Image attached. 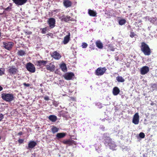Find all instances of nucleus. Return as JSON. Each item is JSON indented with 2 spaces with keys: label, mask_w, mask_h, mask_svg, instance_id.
I'll return each instance as SVG.
<instances>
[{
  "label": "nucleus",
  "mask_w": 157,
  "mask_h": 157,
  "mask_svg": "<svg viewBox=\"0 0 157 157\" xmlns=\"http://www.w3.org/2000/svg\"><path fill=\"white\" fill-rule=\"evenodd\" d=\"M48 118L49 120L53 122H55L57 120V117L54 115H50L49 116Z\"/></svg>",
  "instance_id": "21"
},
{
  "label": "nucleus",
  "mask_w": 157,
  "mask_h": 157,
  "mask_svg": "<svg viewBox=\"0 0 157 157\" xmlns=\"http://www.w3.org/2000/svg\"><path fill=\"white\" fill-rule=\"evenodd\" d=\"M47 23L49 25V27L52 29L55 26V19L53 18H50L47 21Z\"/></svg>",
  "instance_id": "8"
},
{
  "label": "nucleus",
  "mask_w": 157,
  "mask_h": 157,
  "mask_svg": "<svg viewBox=\"0 0 157 157\" xmlns=\"http://www.w3.org/2000/svg\"><path fill=\"white\" fill-rule=\"evenodd\" d=\"M3 88V87L0 86V91L2 90Z\"/></svg>",
  "instance_id": "47"
},
{
  "label": "nucleus",
  "mask_w": 157,
  "mask_h": 157,
  "mask_svg": "<svg viewBox=\"0 0 157 157\" xmlns=\"http://www.w3.org/2000/svg\"><path fill=\"white\" fill-rule=\"evenodd\" d=\"M52 57L58 60L61 57V55L57 51H54L51 55Z\"/></svg>",
  "instance_id": "15"
},
{
  "label": "nucleus",
  "mask_w": 157,
  "mask_h": 157,
  "mask_svg": "<svg viewBox=\"0 0 157 157\" xmlns=\"http://www.w3.org/2000/svg\"><path fill=\"white\" fill-rule=\"evenodd\" d=\"M107 145L109 146L110 148L112 149H114L116 147L115 142L112 140Z\"/></svg>",
  "instance_id": "23"
},
{
  "label": "nucleus",
  "mask_w": 157,
  "mask_h": 157,
  "mask_svg": "<svg viewBox=\"0 0 157 157\" xmlns=\"http://www.w3.org/2000/svg\"><path fill=\"white\" fill-rule=\"evenodd\" d=\"M116 79L118 82H123L125 81L124 79L121 76H117L116 78Z\"/></svg>",
  "instance_id": "31"
},
{
  "label": "nucleus",
  "mask_w": 157,
  "mask_h": 157,
  "mask_svg": "<svg viewBox=\"0 0 157 157\" xmlns=\"http://www.w3.org/2000/svg\"><path fill=\"white\" fill-rule=\"evenodd\" d=\"M5 69L3 68H0V75H2L5 74Z\"/></svg>",
  "instance_id": "34"
},
{
  "label": "nucleus",
  "mask_w": 157,
  "mask_h": 157,
  "mask_svg": "<svg viewBox=\"0 0 157 157\" xmlns=\"http://www.w3.org/2000/svg\"><path fill=\"white\" fill-rule=\"evenodd\" d=\"M126 22V20L124 19H122L119 21V24L121 25H122L124 24Z\"/></svg>",
  "instance_id": "33"
},
{
  "label": "nucleus",
  "mask_w": 157,
  "mask_h": 157,
  "mask_svg": "<svg viewBox=\"0 0 157 157\" xmlns=\"http://www.w3.org/2000/svg\"><path fill=\"white\" fill-rule=\"evenodd\" d=\"M139 121V116L138 113H136L133 116L132 122L135 124H138Z\"/></svg>",
  "instance_id": "13"
},
{
  "label": "nucleus",
  "mask_w": 157,
  "mask_h": 157,
  "mask_svg": "<svg viewBox=\"0 0 157 157\" xmlns=\"http://www.w3.org/2000/svg\"><path fill=\"white\" fill-rule=\"evenodd\" d=\"M96 46L99 49H102L103 48L102 43L100 40H98L95 42Z\"/></svg>",
  "instance_id": "20"
},
{
  "label": "nucleus",
  "mask_w": 157,
  "mask_h": 157,
  "mask_svg": "<svg viewBox=\"0 0 157 157\" xmlns=\"http://www.w3.org/2000/svg\"><path fill=\"white\" fill-rule=\"evenodd\" d=\"M149 71V67L147 66H144L141 68L140 72L141 75H144L147 74Z\"/></svg>",
  "instance_id": "12"
},
{
  "label": "nucleus",
  "mask_w": 157,
  "mask_h": 157,
  "mask_svg": "<svg viewBox=\"0 0 157 157\" xmlns=\"http://www.w3.org/2000/svg\"><path fill=\"white\" fill-rule=\"evenodd\" d=\"M62 142L64 144H68L69 145H71L72 144V142L71 141V140H63Z\"/></svg>",
  "instance_id": "29"
},
{
  "label": "nucleus",
  "mask_w": 157,
  "mask_h": 157,
  "mask_svg": "<svg viewBox=\"0 0 157 157\" xmlns=\"http://www.w3.org/2000/svg\"><path fill=\"white\" fill-rule=\"evenodd\" d=\"M3 118V116L2 114H0V121Z\"/></svg>",
  "instance_id": "45"
},
{
  "label": "nucleus",
  "mask_w": 157,
  "mask_h": 157,
  "mask_svg": "<svg viewBox=\"0 0 157 157\" xmlns=\"http://www.w3.org/2000/svg\"><path fill=\"white\" fill-rule=\"evenodd\" d=\"M120 90L117 87L113 88V95L116 96L119 93Z\"/></svg>",
  "instance_id": "22"
},
{
  "label": "nucleus",
  "mask_w": 157,
  "mask_h": 157,
  "mask_svg": "<svg viewBox=\"0 0 157 157\" xmlns=\"http://www.w3.org/2000/svg\"><path fill=\"white\" fill-rule=\"evenodd\" d=\"M128 28H130L131 27V26L130 25H129L128 26Z\"/></svg>",
  "instance_id": "49"
},
{
  "label": "nucleus",
  "mask_w": 157,
  "mask_h": 157,
  "mask_svg": "<svg viewBox=\"0 0 157 157\" xmlns=\"http://www.w3.org/2000/svg\"><path fill=\"white\" fill-rule=\"evenodd\" d=\"M136 36V35L135 33L134 32L132 31H131L130 32V36L131 38H132Z\"/></svg>",
  "instance_id": "35"
},
{
  "label": "nucleus",
  "mask_w": 157,
  "mask_h": 157,
  "mask_svg": "<svg viewBox=\"0 0 157 157\" xmlns=\"http://www.w3.org/2000/svg\"><path fill=\"white\" fill-rule=\"evenodd\" d=\"M141 51L145 56H149L151 55V51L148 45L144 42L141 43L140 47Z\"/></svg>",
  "instance_id": "1"
},
{
  "label": "nucleus",
  "mask_w": 157,
  "mask_h": 157,
  "mask_svg": "<svg viewBox=\"0 0 157 157\" xmlns=\"http://www.w3.org/2000/svg\"><path fill=\"white\" fill-rule=\"evenodd\" d=\"M37 145L36 143L34 141H30L28 144V147H27L28 149L33 148Z\"/></svg>",
  "instance_id": "17"
},
{
  "label": "nucleus",
  "mask_w": 157,
  "mask_h": 157,
  "mask_svg": "<svg viewBox=\"0 0 157 157\" xmlns=\"http://www.w3.org/2000/svg\"><path fill=\"white\" fill-rule=\"evenodd\" d=\"M59 130V128H57L55 126H53L51 129V130L53 134H55Z\"/></svg>",
  "instance_id": "28"
},
{
  "label": "nucleus",
  "mask_w": 157,
  "mask_h": 157,
  "mask_svg": "<svg viewBox=\"0 0 157 157\" xmlns=\"http://www.w3.org/2000/svg\"><path fill=\"white\" fill-rule=\"evenodd\" d=\"M107 69L105 67L98 68L95 71V74L97 76H101L105 72Z\"/></svg>",
  "instance_id": "4"
},
{
  "label": "nucleus",
  "mask_w": 157,
  "mask_h": 157,
  "mask_svg": "<svg viewBox=\"0 0 157 157\" xmlns=\"http://www.w3.org/2000/svg\"><path fill=\"white\" fill-rule=\"evenodd\" d=\"M71 18V17L68 16H63L62 18V21H64L65 22H67L70 21H72Z\"/></svg>",
  "instance_id": "27"
},
{
  "label": "nucleus",
  "mask_w": 157,
  "mask_h": 157,
  "mask_svg": "<svg viewBox=\"0 0 157 157\" xmlns=\"http://www.w3.org/2000/svg\"><path fill=\"white\" fill-rule=\"evenodd\" d=\"M74 76V74L72 72L67 73L63 75L64 78L67 80H71Z\"/></svg>",
  "instance_id": "11"
},
{
  "label": "nucleus",
  "mask_w": 157,
  "mask_h": 157,
  "mask_svg": "<svg viewBox=\"0 0 157 157\" xmlns=\"http://www.w3.org/2000/svg\"><path fill=\"white\" fill-rule=\"evenodd\" d=\"M1 36V33L0 32V37Z\"/></svg>",
  "instance_id": "50"
},
{
  "label": "nucleus",
  "mask_w": 157,
  "mask_h": 157,
  "mask_svg": "<svg viewBox=\"0 0 157 157\" xmlns=\"http://www.w3.org/2000/svg\"><path fill=\"white\" fill-rule=\"evenodd\" d=\"M71 100H72V101H76V98L74 97H71L70 98Z\"/></svg>",
  "instance_id": "43"
},
{
  "label": "nucleus",
  "mask_w": 157,
  "mask_h": 157,
  "mask_svg": "<svg viewBox=\"0 0 157 157\" xmlns=\"http://www.w3.org/2000/svg\"><path fill=\"white\" fill-rule=\"evenodd\" d=\"M44 99L45 100L48 101L49 100V97L48 96H46L44 97Z\"/></svg>",
  "instance_id": "44"
},
{
  "label": "nucleus",
  "mask_w": 157,
  "mask_h": 157,
  "mask_svg": "<svg viewBox=\"0 0 157 157\" xmlns=\"http://www.w3.org/2000/svg\"><path fill=\"white\" fill-rule=\"evenodd\" d=\"M25 33L26 35H28L31 34L32 33V32L29 31H26L25 32Z\"/></svg>",
  "instance_id": "41"
},
{
  "label": "nucleus",
  "mask_w": 157,
  "mask_h": 157,
  "mask_svg": "<svg viewBox=\"0 0 157 157\" xmlns=\"http://www.w3.org/2000/svg\"><path fill=\"white\" fill-rule=\"evenodd\" d=\"M66 135L65 133H59L57 134L56 137L57 139H61L63 138Z\"/></svg>",
  "instance_id": "25"
},
{
  "label": "nucleus",
  "mask_w": 157,
  "mask_h": 157,
  "mask_svg": "<svg viewBox=\"0 0 157 157\" xmlns=\"http://www.w3.org/2000/svg\"><path fill=\"white\" fill-rule=\"evenodd\" d=\"M145 136V134L143 132H141L139 134V136L141 138H144Z\"/></svg>",
  "instance_id": "37"
},
{
  "label": "nucleus",
  "mask_w": 157,
  "mask_h": 157,
  "mask_svg": "<svg viewBox=\"0 0 157 157\" xmlns=\"http://www.w3.org/2000/svg\"><path fill=\"white\" fill-rule=\"evenodd\" d=\"M60 67L63 72H66L67 71V67L66 66V64L65 63H63L61 64L60 66Z\"/></svg>",
  "instance_id": "26"
},
{
  "label": "nucleus",
  "mask_w": 157,
  "mask_h": 157,
  "mask_svg": "<svg viewBox=\"0 0 157 157\" xmlns=\"http://www.w3.org/2000/svg\"><path fill=\"white\" fill-rule=\"evenodd\" d=\"M47 61L39 60L36 61V62L35 64L37 66L42 67L44 66H46V64H47Z\"/></svg>",
  "instance_id": "7"
},
{
  "label": "nucleus",
  "mask_w": 157,
  "mask_h": 157,
  "mask_svg": "<svg viewBox=\"0 0 157 157\" xmlns=\"http://www.w3.org/2000/svg\"><path fill=\"white\" fill-rule=\"evenodd\" d=\"M23 132L21 131V132H20L18 133V135H21L23 134Z\"/></svg>",
  "instance_id": "46"
},
{
  "label": "nucleus",
  "mask_w": 157,
  "mask_h": 157,
  "mask_svg": "<svg viewBox=\"0 0 157 157\" xmlns=\"http://www.w3.org/2000/svg\"><path fill=\"white\" fill-rule=\"evenodd\" d=\"M89 47L91 50H94L95 49V45L94 43H92L90 45Z\"/></svg>",
  "instance_id": "36"
},
{
  "label": "nucleus",
  "mask_w": 157,
  "mask_h": 157,
  "mask_svg": "<svg viewBox=\"0 0 157 157\" xmlns=\"http://www.w3.org/2000/svg\"><path fill=\"white\" fill-rule=\"evenodd\" d=\"M13 2L17 6H21L25 4L27 0H12Z\"/></svg>",
  "instance_id": "14"
},
{
  "label": "nucleus",
  "mask_w": 157,
  "mask_h": 157,
  "mask_svg": "<svg viewBox=\"0 0 157 157\" xmlns=\"http://www.w3.org/2000/svg\"><path fill=\"white\" fill-rule=\"evenodd\" d=\"M88 44L86 43L83 42L82 43V46L83 48H86L87 47Z\"/></svg>",
  "instance_id": "38"
},
{
  "label": "nucleus",
  "mask_w": 157,
  "mask_h": 157,
  "mask_svg": "<svg viewBox=\"0 0 157 157\" xmlns=\"http://www.w3.org/2000/svg\"><path fill=\"white\" fill-rule=\"evenodd\" d=\"M102 139L103 140V142L106 145H108L112 140L109 136H107V134L105 133L103 134Z\"/></svg>",
  "instance_id": "6"
},
{
  "label": "nucleus",
  "mask_w": 157,
  "mask_h": 157,
  "mask_svg": "<svg viewBox=\"0 0 157 157\" xmlns=\"http://www.w3.org/2000/svg\"><path fill=\"white\" fill-rule=\"evenodd\" d=\"M27 70L31 73H34L35 71V67L34 64L30 62L27 63L26 65Z\"/></svg>",
  "instance_id": "5"
},
{
  "label": "nucleus",
  "mask_w": 157,
  "mask_h": 157,
  "mask_svg": "<svg viewBox=\"0 0 157 157\" xmlns=\"http://www.w3.org/2000/svg\"><path fill=\"white\" fill-rule=\"evenodd\" d=\"M115 50V48L111 45L109 44L108 46V51H114Z\"/></svg>",
  "instance_id": "32"
},
{
  "label": "nucleus",
  "mask_w": 157,
  "mask_h": 157,
  "mask_svg": "<svg viewBox=\"0 0 157 157\" xmlns=\"http://www.w3.org/2000/svg\"><path fill=\"white\" fill-rule=\"evenodd\" d=\"M70 40V33L69 32L68 33L67 35H66L64 38V39L63 41V43L66 44L68 43Z\"/></svg>",
  "instance_id": "16"
},
{
  "label": "nucleus",
  "mask_w": 157,
  "mask_h": 157,
  "mask_svg": "<svg viewBox=\"0 0 157 157\" xmlns=\"http://www.w3.org/2000/svg\"><path fill=\"white\" fill-rule=\"evenodd\" d=\"M41 29V33L42 34H45L47 31H48L49 30V27L48 26Z\"/></svg>",
  "instance_id": "30"
},
{
  "label": "nucleus",
  "mask_w": 157,
  "mask_h": 157,
  "mask_svg": "<svg viewBox=\"0 0 157 157\" xmlns=\"http://www.w3.org/2000/svg\"><path fill=\"white\" fill-rule=\"evenodd\" d=\"M11 9H12L11 7V6H9L8 7L6 8L5 9V10H6V11H9L11 10Z\"/></svg>",
  "instance_id": "40"
},
{
  "label": "nucleus",
  "mask_w": 157,
  "mask_h": 157,
  "mask_svg": "<svg viewBox=\"0 0 157 157\" xmlns=\"http://www.w3.org/2000/svg\"><path fill=\"white\" fill-rule=\"evenodd\" d=\"M63 4L66 8H68L71 6L72 3L69 0H63Z\"/></svg>",
  "instance_id": "18"
},
{
  "label": "nucleus",
  "mask_w": 157,
  "mask_h": 157,
  "mask_svg": "<svg viewBox=\"0 0 157 157\" xmlns=\"http://www.w3.org/2000/svg\"><path fill=\"white\" fill-rule=\"evenodd\" d=\"M3 47L6 49L10 51L11 50L14 45V43L13 42L6 41L3 42Z\"/></svg>",
  "instance_id": "3"
},
{
  "label": "nucleus",
  "mask_w": 157,
  "mask_h": 157,
  "mask_svg": "<svg viewBox=\"0 0 157 157\" xmlns=\"http://www.w3.org/2000/svg\"><path fill=\"white\" fill-rule=\"evenodd\" d=\"M18 141L19 144H21L23 143L24 139H19Z\"/></svg>",
  "instance_id": "39"
},
{
  "label": "nucleus",
  "mask_w": 157,
  "mask_h": 157,
  "mask_svg": "<svg viewBox=\"0 0 157 157\" xmlns=\"http://www.w3.org/2000/svg\"><path fill=\"white\" fill-rule=\"evenodd\" d=\"M88 14L90 16L92 17H96L97 16V13L96 11L90 9L88 10Z\"/></svg>",
  "instance_id": "19"
},
{
  "label": "nucleus",
  "mask_w": 157,
  "mask_h": 157,
  "mask_svg": "<svg viewBox=\"0 0 157 157\" xmlns=\"http://www.w3.org/2000/svg\"><path fill=\"white\" fill-rule=\"evenodd\" d=\"M59 11V10H58V9H56V10H54V12H58Z\"/></svg>",
  "instance_id": "48"
},
{
  "label": "nucleus",
  "mask_w": 157,
  "mask_h": 157,
  "mask_svg": "<svg viewBox=\"0 0 157 157\" xmlns=\"http://www.w3.org/2000/svg\"><path fill=\"white\" fill-rule=\"evenodd\" d=\"M55 73H56V71H55Z\"/></svg>",
  "instance_id": "51"
},
{
  "label": "nucleus",
  "mask_w": 157,
  "mask_h": 157,
  "mask_svg": "<svg viewBox=\"0 0 157 157\" xmlns=\"http://www.w3.org/2000/svg\"><path fill=\"white\" fill-rule=\"evenodd\" d=\"M1 98L3 100L8 102H10L14 99L13 94L10 93H3L2 94Z\"/></svg>",
  "instance_id": "2"
},
{
  "label": "nucleus",
  "mask_w": 157,
  "mask_h": 157,
  "mask_svg": "<svg viewBox=\"0 0 157 157\" xmlns=\"http://www.w3.org/2000/svg\"><path fill=\"white\" fill-rule=\"evenodd\" d=\"M23 85L26 87H29L30 86V84L29 83H26L25 82L23 84Z\"/></svg>",
  "instance_id": "42"
},
{
  "label": "nucleus",
  "mask_w": 157,
  "mask_h": 157,
  "mask_svg": "<svg viewBox=\"0 0 157 157\" xmlns=\"http://www.w3.org/2000/svg\"><path fill=\"white\" fill-rule=\"evenodd\" d=\"M17 55L19 56H22L26 54V52L24 50H18L17 53Z\"/></svg>",
  "instance_id": "24"
},
{
  "label": "nucleus",
  "mask_w": 157,
  "mask_h": 157,
  "mask_svg": "<svg viewBox=\"0 0 157 157\" xmlns=\"http://www.w3.org/2000/svg\"><path fill=\"white\" fill-rule=\"evenodd\" d=\"M46 68L48 70L53 72L55 70L56 67L53 63H51L49 65H46Z\"/></svg>",
  "instance_id": "10"
},
{
  "label": "nucleus",
  "mask_w": 157,
  "mask_h": 157,
  "mask_svg": "<svg viewBox=\"0 0 157 157\" xmlns=\"http://www.w3.org/2000/svg\"><path fill=\"white\" fill-rule=\"evenodd\" d=\"M1 137H0V140H1Z\"/></svg>",
  "instance_id": "52"
},
{
  "label": "nucleus",
  "mask_w": 157,
  "mask_h": 157,
  "mask_svg": "<svg viewBox=\"0 0 157 157\" xmlns=\"http://www.w3.org/2000/svg\"><path fill=\"white\" fill-rule=\"evenodd\" d=\"M8 72L9 73L10 75H12L16 74L18 72L17 68L13 67H10L8 70Z\"/></svg>",
  "instance_id": "9"
}]
</instances>
